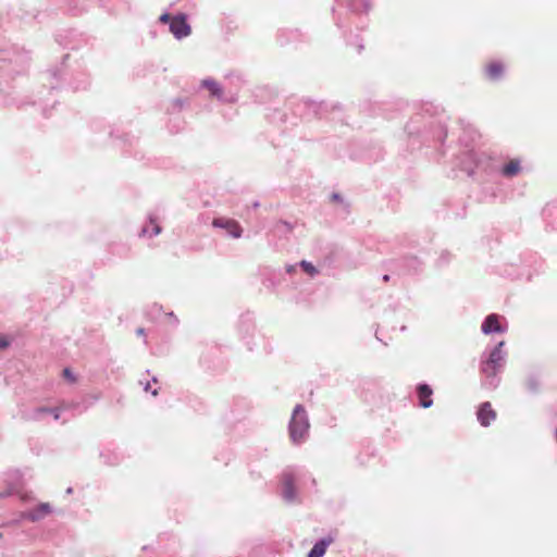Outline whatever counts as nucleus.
<instances>
[{"instance_id": "obj_19", "label": "nucleus", "mask_w": 557, "mask_h": 557, "mask_svg": "<svg viewBox=\"0 0 557 557\" xmlns=\"http://www.w3.org/2000/svg\"><path fill=\"white\" fill-rule=\"evenodd\" d=\"M295 271V265H290L287 268L288 273H293Z\"/></svg>"}, {"instance_id": "obj_9", "label": "nucleus", "mask_w": 557, "mask_h": 557, "mask_svg": "<svg viewBox=\"0 0 557 557\" xmlns=\"http://www.w3.org/2000/svg\"><path fill=\"white\" fill-rule=\"evenodd\" d=\"M485 73L488 79L499 81L504 74V65L500 62H492L485 67Z\"/></svg>"}, {"instance_id": "obj_15", "label": "nucleus", "mask_w": 557, "mask_h": 557, "mask_svg": "<svg viewBox=\"0 0 557 557\" xmlns=\"http://www.w3.org/2000/svg\"><path fill=\"white\" fill-rule=\"evenodd\" d=\"M63 377L70 382V383H75L76 382V377L75 375L73 374V372L69 369V368H65L63 370Z\"/></svg>"}, {"instance_id": "obj_18", "label": "nucleus", "mask_w": 557, "mask_h": 557, "mask_svg": "<svg viewBox=\"0 0 557 557\" xmlns=\"http://www.w3.org/2000/svg\"><path fill=\"white\" fill-rule=\"evenodd\" d=\"M9 345H10V342L8 341V338L0 334V349H4V348L9 347Z\"/></svg>"}, {"instance_id": "obj_8", "label": "nucleus", "mask_w": 557, "mask_h": 557, "mask_svg": "<svg viewBox=\"0 0 557 557\" xmlns=\"http://www.w3.org/2000/svg\"><path fill=\"white\" fill-rule=\"evenodd\" d=\"M51 512L50 505L48 503H42L38 505L36 508L32 509L26 513L27 519L32 521H37L46 517Z\"/></svg>"}, {"instance_id": "obj_26", "label": "nucleus", "mask_w": 557, "mask_h": 557, "mask_svg": "<svg viewBox=\"0 0 557 557\" xmlns=\"http://www.w3.org/2000/svg\"><path fill=\"white\" fill-rule=\"evenodd\" d=\"M143 332H144L143 329L138 330V334H143Z\"/></svg>"}, {"instance_id": "obj_13", "label": "nucleus", "mask_w": 557, "mask_h": 557, "mask_svg": "<svg viewBox=\"0 0 557 557\" xmlns=\"http://www.w3.org/2000/svg\"><path fill=\"white\" fill-rule=\"evenodd\" d=\"M283 493L288 500L295 496L294 478L292 474H284L283 476Z\"/></svg>"}, {"instance_id": "obj_5", "label": "nucleus", "mask_w": 557, "mask_h": 557, "mask_svg": "<svg viewBox=\"0 0 557 557\" xmlns=\"http://www.w3.org/2000/svg\"><path fill=\"white\" fill-rule=\"evenodd\" d=\"M212 225L214 227L226 230V232L234 238H239L243 233V228L239 223L233 219L218 218L213 220Z\"/></svg>"}, {"instance_id": "obj_23", "label": "nucleus", "mask_w": 557, "mask_h": 557, "mask_svg": "<svg viewBox=\"0 0 557 557\" xmlns=\"http://www.w3.org/2000/svg\"><path fill=\"white\" fill-rule=\"evenodd\" d=\"M39 411H41V412H48V411H50V410H49V409H46V408H40V409H39Z\"/></svg>"}, {"instance_id": "obj_7", "label": "nucleus", "mask_w": 557, "mask_h": 557, "mask_svg": "<svg viewBox=\"0 0 557 557\" xmlns=\"http://www.w3.org/2000/svg\"><path fill=\"white\" fill-rule=\"evenodd\" d=\"M522 171L521 160L511 159L499 169V174L504 177L511 178L518 176Z\"/></svg>"}, {"instance_id": "obj_24", "label": "nucleus", "mask_w": 557, "mask_h": 557, "mask_svg": "<svg viewBox=\"0 0 557 557\" xmlns=\"http://www.w3.org/2000/svg\"><path fill=\"white\" fill-rule=\"evenodd\" d=\"M54 418H55V419H59V413H58V411H54Z\"/></svg>"}, {"instance_id": "obj_2", "label": "nucleus", "mask_w": 557, "mask_h": 557, "mask_svg": "<svg viewBox=\"0 0 557 557\" xmlns=\"http://www.w3.org/2000/svg\"><path fill=\"white\" fill-rule=\"evenodd\" d=\"M309 430L308 417L305 408L301 405H297L294 409L290 423H289V436L294 443L301 442L307 435Z\"/></svg>"}, {"instance_id": "obj_4", "label": "nucleus", "mask_w": 557, "mask_h": 557, "mask_svg": "<svg viewBox=\"0 0 557 557\" xmlns=\"http://www.w3.org/2000/svg\"><path fill=\"white\" fill-rule=\"evenodd\" d=\"M170 32L177 39H182L184 37L189 36L191 33V28L187 23L186 15L178 14L173 16L170 23Z\"/></svg>"}, {"instance_id": "obj_1", "label": "nucleus", "mask_w": 557, "mask_h": 557, "mask_svg": "<svg viewBox=\"0 0 557 557\" xmlns=\"http://www.w3.org/2000/svg\"><path fill=\"white\" fill-rule=\"evenodd\" d=\"M505 345V341H500L493 347L486 348L481 355L480 370L485 377L484 385L490 388H496L499 384L498 375L507 360Z\"/></svg>"}, {"instance_id": "obj_17", "label": "nucleus", "mask_w": 557, "mask_h": 557, "mask_svg": "<svg viewBox=\"0 0 557 557\" xmlns=\"http://www.w3.org/2000/svg\"><path fill=\"white\" fill-rule=\"evenodd\" d=\"M173 18V16H171L169 13H164L162 14L160 17H159V21L163 24H166V23H171V20Z\"/></svg>"}, {"instance_id": "obj_25", "label": "nucleus", "mask_w": 557, "mask_h": 557, "mask_svg": "<svg viewBox=\"0 0 557 557\" xmlns=\"http://www.w3.org/2000/svg\"><path fill=\"white\" fill-rule=\"evenodd\" d=\"M333 199L334 200H338V196L337 195H333Z\"/></svg>"}, {"instance_id": "obj_22", "label": "nucleus", "mask_w": 557, "mask_h": 557, "mask_svg": "<svg viewBox=\"0 0 557 557\" xmlns=\"http://www.w3.org/2000/svg\"><path fill=\"white\" fill-rule=\"evenodd\" d=\"M383 281H384V282H388V281H389V276H388L387 274H386V275H384V276H383Z\"/></svg>"}, {"instance_id": "obj_11", "label": "nucleus", "mask_w": 557, "mask_h": 557, "mask_svg": "<svg viewBox=\"0 0 557 557\" xmlns=\"http://www.w3.org/2000/svg\"><path fill=\"white\" fill-rule=\"evenodd\" d=\"M201 86L205 87L211 95V97H214L216 99H222L223 97V89L220 86L218 82L211 78L203 79L201 82Z\"/></svg>"}, {"instance_id": "obj_10", "label": "nucleus", "mask_w": 557, "mask_h": 557, "mask_svg": "<svg viewBox=\"0 0 557 557\" xmlns=\"http://www.w3.org/2000/svg\"><path fill=\"white\" fill-rule=\"evenodd\" d=\"M433 389L428 384H420V407L430 408L433 405Z\"/></svg>"}, {"instance_id": "obj_12", "label": "nucleus", "mask_w": 557, "mask_h": 557, "mask_svg": "<svg viewBox=\"0 0 557 557\" xmlns=\"http://www.w3.org/2000/svg\"><path fill=\"white\" fill-rule=\"evenodd\" d=\"M332 543V539H323L314 544L307 557H322L327 546Z\"/></svg>"}, {"instance_id": "obj_21", "label": "nucleus", "mask_w": 557, "mask_h": 557, "mask_svg": "<svg viewBox=\"0 0 557 557\" xmlns=\"http://www.w3.org/2000/svg\"><path fill=\"white\" fill-rule=\"evenodd\" d=\"M421 111H423V112L428 111V109L425 108V106H424V104H423V106H420V112H421Z\"/></svg>"}, {"instance_id": "obj_3", "label": "nucleus", "mask_w": 557, "mask_h": 557, "mask_svg": "<svg viewBox=\"0 0 557 557\" xmlns=\"http://www.w3.org/2000/svg\"><path fill=\"white\" fill-rule=\"evenodd\" d=\"M507 331L508 322L506 318L497 313L487 314L481 324V332L484 335L505 334Z\"/></svg>"}, {"instance_id": "obj_20", "label": "nucleus", "mask_w": 557, "mask_h": 557, "mask_svg": "<svg viewBox=\"0 0 557 557\" xmlns=\"http://www.w3.org/2000/svg\"><path fill=\"white\" fill-rule=\"evenodd\" d=\"M147 233H148V228L144 227L143 231H141L140 236H145Z\"/></svg>"}, {"instance_id": "obj_16", "label": "nucleus", "mask_w": 557, "mask_h": 557, "mask_svg": "<svg viewBox=\"0 0 557 557\" xmlns=\"http://www.w3.org/2000/svg\"><path fill=\"white\" fill-rule=\"evenodd\" d=\"M150 224L152 225L151 235H159L161 233V226L152 219L150 220Z\"/></svg>"}, {"instance_id": "obj_14", "label": "nucleus", "mask_w": 557, "mask_h": 557, "mask_svg": "<svg viewBox=\"0 0 557 557\" xmlns=\"http://www.w3.org/2000/svg\"><path fill=\"white\" fill-rule=\"evenodd\" d=\"M300 267L310 276H314L318 273V270L315 269V267L312 263L308 262V261L302 260L300 262Z\"/></svg>"}, {"instance_id": "obj_6", "label": "nucleus", "mask_w": 557, "mask_h": 557, "mask_svg": "<svg viewBox=\"0 0 557 557\" xmlns=\"http://www.w3.org/2000/svg\"><path fill=\"white\" fill-rule=\"evenodd\" d=\"M478 421L482 426H488L496 418L495 411L490 403H483L476 413Z\"/></svg>"}]
</instances>
